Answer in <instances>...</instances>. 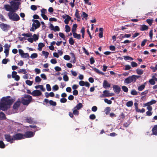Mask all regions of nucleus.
Returning a JSON list of instances; mask_svg holds the SVG:
<instances>
[{
  "label": "nucleus",
  "instance_id": "nucleus-63",
  "mask_svg": "<svg viewBox=\"0 0 157 157\" xmlns=\"http://www.w3.org/2000/svg\"><path fill=\"white\" fill-rule=\"evenodd\" d=\"M104 101L105 103H107L108 104H111L112 103L111 101L109 100L107 98H105L104 99Z\"/></svg>",
  "mask_w": 157,
  "mask_h": 157
},
{
  "label": "nucleus",
  "instance_id": "nucleus-30",
  "mask_svg": "<svg viewBox=\"0 0 157 157\" xmlns=\"http://www.w3.org/2000/svg\"><path fill=\"white\" fill-rule=\"evenodd\" d=\"M77 27V25L76 24H74L72 28V32L73 33L76 32V29Z\"/></svg>",
  "mask_w": 157,
  "mask_h": 157
},
{
  "label": "nucleus",
  "instance_id": "nucleus-16",
  "mask_svg": "<svg viewBox=\"0 0 157 157\" xmlns=\"http://www.w3.org/2000/svg\"><path fill=\"white\" fill-rule=\"evenodd\" d=\"M4 8L5 10L7 11L10 12H13L12 7L11 5H10L8 4L5 5L4 6Z\"/></svg>",
  "mask_w": 157,
  "mask_h": 157
},
{
  "label": "nucleus",
  "instance_id": "nucleus-12",
  "mask_svg": "<svg viewBox=\"0 0 157 157\" xmlns=\"http://www.w3.org/2000/svg\"><path fill=\"white\" fill-rule=\"evenodd\" d=\"M113 88L114 92L117 94H118L121 91L120 87L117 85H113Z\"/></svg>",
  "mask_w": 157,
  "mask_h": 157
},
{
  "label": "nucleus",
  "instance_id": "nucleus-59",
  "mask_svg": "<svg viewBox=\"0 0 157 157\" xmlns=\"http://www.w3.org/2000/svg\"><path fill=\"white\" fill-rule=\"evenodd\" d=\"M30 8L33 11H35L37 9L36 6L34 5H31Z\"/></svg>",
  "mask_w": 157,
  "mask_h": 157
},
{
  "label": "nucleus",
  "instance_id": "nucleus-37",
  "mask_svg": "<svg viewBox=\"0 0 157 157\" xmlns=\"http://www.w3.org/2000/svg\"><path fill=\"white\" fill-rule=\"evenodd\" d=\"M5 147V145L2 140H0V148L3 149Z\"/></svg>",
  "mask_w": 157,
  "mask_h": 157
},
{
  "label": "nucleus",
  "instance_id": "nucleus-38",
  "mask_svg": "<svg viewBox=\"0 0 157 157\" xmlns=\"http://www.w3.org/2000/svg\"><path fill=\"white\" fill-rule=\"evenodd\" d=\"M49 103L50 105L53 106H56L57 105L56 103L52 100H50L49 101Z\"/></svg>",
  "mask_w": 157,
  "mask_h": 157
},
{
  "label": "nucleus",
  "instance_id": "nucleus-23",
  "mask_svg": "<svg viewBox=\"0 0 157 157\" xmlns=\"http://www.w3.org/2000/svg\"><path fill=\"white\" fill-rule=\"evenodd\" d=\"M75 16L78 19V21H79L80 19V17L79 15V11L77 9H76L75 10Z\"/></svg>",
  "mask_w": 157,
  "mask_h": 157
},
{
  "label": "nucleus",
  "instance_id": "nucleus-32",
  "mask_svg": "<svg viewBox=\"0 0 157 157\" xmlns=\"http://www.w3.org/2000/svg\"><path fill=\"white\" fill-rule=\"evenodd\" d=\"M6 116L5 114L2 112H0V119L3 120L6 119Z\"/></svg>",
  "mask_w": 157,
  "mask_h": 157
},
{
  "label": "nucleus",
  "instance_id": "nucleus-41",
  "mask_svg": "<svg viewBox=\"0 0 157 157\" xmlns=\"http://www.w3.org/2000/svg\"><path fill=\"white\" fill-rule=\"evenodd\" d=\"M122 89L125 92H127L128 90V88L125 86H122Z\"/></svg>",
  "mask_w": 157,
  "mask_h": 157
},
{
  "label": "nucleus",
  "instance_id": "nucleus-10",
  "mask_svg": "<svg viewBox=\"0 0 157 157\" xmlns=\"http://www.w3.org/2000/svg\"><path fill=\"white\" fill-rule=\"evenodd\" d=\"M6 140V141L8 142H10V143H13V140H14L13 136L12 137L10 134H5L4 136Z\"/></svg>",
  "mask_w": 157,
  "mask_h": 157
},
{
  "label": "nucleus",
  "instance_id": "nucleus-61",
  "mask_svg": "<svg viewBox=\"0 0 157 157\" xmlns=\"http://www.w3.org/2000/svg\"><path fill=\"white\" fill-rule=\"evenodd\" d=\"M119 117H120L119 119L123 120L125 118V115L123 113H122L119 116Z\"/></svg>",
  "mask_w": 157,
  "mask_h": 157
},
{
  "label": "nucleus",
  "instance_id": "nucleus-28",
  "mask_svg": "<svg viewBox=\"0 0 157 157\" xmlns=\"http://www.w3.org/2000/svg\"><path fill=\"white\" fill-rule=\"evenodd\" d=\"M99 31L100 33L99 34V37L100 38H101L103 37V29L102 28H99Z\"/></svg>",
  "mask_w": 157,
  "mask_h": 157
},
{
  "label": "nucleus",
  "instance_id": "nucleus-47",
  "mask_svg": "<svg viewBox=\"0 0 157 157\" xmlns=\"http://www.w3.org/2000/svg\"><path fill=\"white\" fill-rule=\"evenodd\" d=\"M132 76L134 80V82H135L136 81V79L139 78L140 77V76L136 75H132Z\"/></svg>",
  "mask_w": 157,
  "mask_h": 157
},
{
  "label": "nucleus",
  "instance_id": "nucleus-34",
  "mask_svg": "<svg viewBox=\"0 0 157 157\" xmlns=\"http://www.w3.org/2000/svg\"><path fill=\"white\" fill-rule=\"evenodd\" d=\"M133 105V102L132 101H129L126 103V105L128 107L132 106Z\"/></svg>",
  "mask_w": 157,
  "mask_h": 157
},
{
  "label": "nucleus",
  "instance_id": "nucleus-6",
  "mask_svg": "<svg viewBox=\"0 0 157 157\" xmlns=\"http://www.w3.org/2000/svg\"><path fill=\"white\" fill-rule=\"evenodd\" d=\"M35 133L32 131H27L23 134L24 139L33 137L34 136Z\"/></svg>",
  "mask_w": 157,
  "mask_h": 157
},
{
  "label": "nucleus",
  "instance_id": "nucleus-24",
  "mask_svg": "<svg viewBox=\"0 0 157 157\" xmlns=\"http://www.w3.org/2000/svg\"><path fill=\"white\" fill-rule=\"evenodd\" d=\"M148 27L145 25H142L140 28V30L141 31H145L148 30Z\"/></svg>",
  "mask_w": 157,
  "mask_h": 157
},
{
  "label": "nucleus",
  "instance_id": "nucleus-45",
  "mask_svg": "<svg viewBox=\"0 0 157 157\" xmlns=\"http://www.w3.org/2000/svg\"><path fill=\"white\" fill-rule=\"evenodd\" d=\"M38 56L37 54L36 53H34L33 54H32L30 56V58L32 59H34L36 58V57H37Z\"/></svg>",
  "mask_w": 157,
  "mask_h": 157
},
{
  "label": "nucleus",
  "instance_id": "nucleus-57",
  "mask_svg": "<svg viewBox=\"0 0 157 157\" xmlns=\"http://www.w3.org/2000/svg\"><path fill=\"white\" fill-rule=\"evenodd\" d=\"M59 35L60 37L62 38L63 40H65V35L63 33H59Z\"/></svg>",
  "mask_w": 157,
  "mask_h": 157
},
{
  "label": "nucleus",
  "instance_id": "nucleus-11",
  "mask_svg": "<svg viewBox=\"0 0 157 157\" xmlns=\"http://www.w3.org/2000/svg\"><path fill=\"white\" fill-rule=\"evenodd\" d=\"M42 94L41 91L38 90H35L32 92V95L34 97H38Z\"/></svg>",
  "mask_w": 157,
  "mask_h": 157
},
{
  "label": "nucleus",
  "instance_id": "nucleus-36",
  "mask_svg": "<svg viewBox=\"0 0 157 157\" xmlns=\"http://www.w3.org/2000/svg\"><path fill=\"white\" fill-rule=\"evenodd\" d=\"M73 114L75 115H78L79 114V111H78V109H73Z\"/></svg>",
  "mask_w": 157,
  "mask_h": 157
},
{
  "label": "nucleus",
  "instance_id": "nucleus-8",
  "mask_svg": "<svg viewBox=\"0 0 157 157\" xmlns=\"http://www.w3.org/2000/svg\"><path fill=\"white\" fill-rule=\"evenodd\" d=\"M0 27L1 29L4 31H7L10 28L9 25L3 23L0 24Z\"/></svg>",
  "mask_w": 157,
  "mask_h": 157
},
{
  "label": "nucleus",
  "instance_id": "nucleus-26",
  "mask_svg": "<svg viewBox=\"0 0 157 157\" xmlns=\"http://www.w3.org/2000/svg\"><path fill=\"white\" fill-rule=\"evenodd\" d=\"M35 87L36 89L40 88L43 91H45V89L44 88L43 85H37L35 86Z\"/></svg>",
  "mask_w": 157,
  "mask_h": 157
},
{
  "label": "nucleus",
  "instance_id": "nucleus-13",
  "mask_svg": "<svg viewBox=\"0 0 157 157\" xmlns=\"http://www.w3.org/2000/svg\"><path fill=\"white\" fill-rule=\"evenodd\" d=\"M133 82H134V80L132 75L129 76L128 78H126L124 81V82L127 84Z\"/></svg>",
  "mask_w": 157,
  "mask_h": 157
},
{
  "label": "nucleus",
  "instance_id": "nucleus-27",
  "mask_svg": "<svg viewBox=\"0 0 157 157\" xmlns=\"http://www.w3.org/2000/svg\"><path fill=\"white\" fill-rule=\"evenodd\" d=\"M93 69V70L94 71H95V72L97 73L98 74H100L101 75H104V73L100 71L99 70L96 68L95 67H91Z\"/></svg>",
  "mask_w": 157,
  "mask_h": 157
},
{
  "label": "nucleus",
  "instance_id": "nucleus-29",
  "mask_svg": "<svg viewBox=\"0 0 157 157\" xmlns=\"http://www.w3.org/2000/svg\"><path fill=\"white\" fill-rule=\"evenodd\" d=\"M83 105L81 103H79L76 106L74 107V109H77L79 110L81 109Z\"/></svg>",
  "mask_w": 157,
  "mask_h": 157
},
{
  "label": "nucleus",
  "instance_id": "nucleus-4",
  "mask_svg": "<svg viewBox=\"0 0 157 157\" xmlns=\"http://www.w3.org/2000/svg\"><path fill=\"white\" fill-rule=\"evenodd\" d=\"M10 4L12 7L13 12L18 10L20 5V2L12 1L10 2Z\"/></svg>",
  "mask_w": 157,
  "mask_h": 157
},
{
  "label": "nucleus",
  "instance_id": "nucleus-25",
  "mask_svg": "<svg viewBox=\"0 0 157 157\" xmlns=\"http://www.w3.org/2000/svg\"><path fill=\"white\" fill-rule=\"evenodd\" d=\"M146 83L145 82L144 84H142L141 86H139L138 87V90L140 91L143 90L145 88V86Z\"/></svg>",
  "mask_w": 157,
  "mask_h": 157
},
{
  "label": "nucleus",
  "instance_id": "nucleus-31",
  "mask_svg": "<svg viewBox=\"0 0 157 157\" xmlns=\"http://www.w3.org/2000/svg\"><path fill=\"white\" fill-rule=\"evenodd\" d=\"M22 58H27L28 59L29 58V54L28 53H24L23 54L22 56H21Z\"/></svg>",
  "mask_w": 157,
  "mask_h": 157
},
{
  "label": "nucleus",
  "instance_id": "nucleus-7",
  "mask_svg": "<svg viewBox=\"0 0 157 157\" xmlns=\"http://www.w3.org/2000/svg\"><path fill=\"white\" fill-rule=\"evenodd\" d=\"M10 108V106L4 101L0 104V108L3 111H6Z\"/></svg>",
  "mask_w": 157,
  "mask_h": 157
},
{
  "label": "nucleus",
  "instance_id": "nucleus-58",
  "mask_svg": "<svg viewBox=\"0 0 157 157\" xmlns=\"http://www.w3.org/2000/svg\"><path fill=\"white\" fill-rule=\"evenodd\" d=\"M89 118L91 120H94L96 118V116L94 114H91Z\"/></svg>",
  "mask_w": 157,
  "mask_h": 157
},
{
  "label": "nucleus",
  "instance_id": "nucleus-43",
  "mask_svg": "<svg viewBox=\"0 0 157 157\" xmlns=\"http://www.w3.org/2000/svg\"><path fill=\"white\" fill-rule=\"evenodd\" d=\"M26 83L29 86H31L33 83V81L27 80L25 81Z\"/></svg>",
  "mask_w": 157,
  "mask_h": 157
},
{
  "label": "nucleus",
  "instance_id": "nucleus-56",
  "mask_svg": "<svg viewBox=\"0 0 157 157\" xmlns=\"http://www.w3.org/2000/svg\"><path fill=\"white\" fill-rule=\"evenodd\" d=\"M9 49H5L4 52L5 53L6 57H7L9 55Z\"/></svg>",
  "mask_w": 157,
  "mask_h": 157
},
{
  "label": "nucleus",
  "instance_id": "nucleus-62",
  "mask_svg": "<svg viewBox=\"0 0 157 157\" xmlns=\"http://www.w3.org/2000/svg\"><path fill=\"white\" fill-rule=\"evenodd\" d=\"M33 39L34 41H36L38 39V36L36 34H34L33 35Z\"/></svg>",
  "mask_w": 157,
  "mask_h": 157
},
{
  "label": "nucleus",
  "instance_id": "nucleus-17",
  "mask_svg": "<svg viewBox=\"0 0 157 157\" xmlns=\"http://www.w3.org/2000/svg\"><path fill=\"white\" fill-rule=\"evenodd\" d=\"M25 120V122L29 124H32L33 123V118L29 117H26Z\"/></svg>",
  "mask_w": 157,
  "mask_h": 157
},
{
  "label": "nucleus",
  "instance_id": "nucleus-44",
  "mask_svg": "<svg viewBox=\"0 0 157 157\" xmlns=\"http://www.w3.org/2000/svg\"><path fill=\"white\" fill-rule=\"evenodd\" d=\"M18 72L19 73H23L24 74H25L27 73L26 70L24 69H21L20 70L18 71Z\"/></svg>",
  "mask_w": 157,
  "mask_h": 157
},
{
  "label": "nucleus",
  "instance_id": "nucleus-1",
  "mask_svg": "<svg viewBox=\"0 0 157 157\" xmlns=\"http://www.w3.org/2000/svg\"><path fill=\"white\" fill-rule=\"evenodd\" d=\"M32 97L29 95H25L21 98V102L23 105H28L32 101Z\"/></svg>",
  "mask_w": 157,
  "mask_h": 157
},
{
  "label": "nucleus",
  "instance_id": "nucleus-3",
  "mask_svg": "<svg viewBox=\"0 0 157 157\" xmlns=\"http://www.w3.org/2000/svg\"><path fill=\"white\" fill-rule=\"evenodd\" d=\"M10 96H8L6 97H3L2 99V101L8 104L10 106L13 104L14 100L12 98H10Z\"/></svg>",
  "mask_w": 157,
  "mask_h": 157
},
{
  "label": "nucleus",
  "instance_id": "nucleus-49",
  "mask_svg": "<svg viewBox=\"0 0 157 157\" xmlns=\"http://www.w3.org/2000/svg\"><path fill=\"white\" fill-rule=\"evenodd\" d=\"M155 81H156L151 79H150L149 81V83L151 85H155Z\"/></svg>",
  "mask_w": 157,
  "mask_h": 157
},
{
  "label": "nucleus",
  "instance_id": "nucleus-9",
  "mask_svg": "<svg viewBox=\"0 0 157 157\" xmlns=\"http://www.w3.org/2000/svg\"><path fill=\"white\" fill-rule=\"evenodd\" d=\"M32 21L34 22L33 23L32 25L33 26H34L35 29L39 28L40 26V24L39 21L37 20H33Z\"/></svg>",
  "mask_w": 157,
  "mask_h": 157
},
{
  "label": "nucleus",
  "instance_id": "nucleus-21",
  "mask_svg": "<svg viewBox=\"0 0 157 157\" xmlns=\"http://www.w3.org/2000/svg\"><path fill=\"white\" fill-rule=\"evenodd\" d=\"M66 18L65 19L64 21V23L67 25H68L69 22L71 20V17L68 15H66Z\"/></svg>",
  "mask_w": 157,
  "mask_h": 157
},
{
  "label": "nucleus",
  "instance_id": "nucleus-50",
  "mask_svg": "<svg viewBox=\"0 0 157 157\" xmlns=\"http://www.w3.org/2000/svg\"><path fill=\"white\" fill-rule=\"evenodd\" d=\"M70 55H71L72 58L73 59V63H75L76 61L75 58L74 54L73 53H70Z\"/></svg>",
  "mask_w": 157,
  "mask_h": 157
},
{
  "label": "nucleus",
  "instance_id": "nucleus-22",
  "mask_svg": "<svg viewBox=\"0 0 157 157\" xmlns=\"http://www.w3.org/2000/svg\"><path fill=\"white\" fill-rule=\"evenodd\" d=\"M73 37L77 39L78 40H80L81 38V36L80 34L77 33L76 32L73 33Z\"/></svg>",
  "mask_w": 157,
  "mask_h": 157
},
{
  "label": "nucleus",
  "instance_id": "nucleus-48",
  "mask_svg": "<svg viewBox=\"0 0 157 157\" xmlns=\"http://www.w3.org/2000/svg\"><path fill=\"white\" fill-rule=\"evenodd\" d=\"M9 61V59H3L2 61V63L3 64H7V62Z\"/></svg>",
  "mask_w": 157,
  "mask_h": 157
},
{
  "label": "nucleus",
  "instance_id": "nucleus-40",
  "mask_svg": "<svg viewBox=\"0 0 157 157\" xmlns=\"http://www.w3.org/2000/svg\"><path fill=\"white\" fill-rule=\"evenodd\" d=\"M69 42L71 45H73L74 44L75 41L72 37L69 38Z\"/></svg>",
  "mask_w": 157,
  "mask_h": 157
},
{
  "label": "nucleus",
  "instance_id": "nucleus-53",
  "mask_svg": "<svg viewBox=\"0 0 157 157\" xmlns=\"http://www.w3.org/2000/svg\"><path fill=\"white\" fill-rule=\"evenodd\" d=\"M136 111L137 112H140V113H143L145 112V109L144 108H142L141 110H140V109H138V108L137 109H136Z\"/></svg>",
  "mask_w": 157,
  "mask_h": 157
},
{
  "label": "nucleus",
  "instance_id": "nucleus-55",
  "mask_svg": "<svg viewBox=\"0 0 157 157\" xmlns=\"http://www.w3.org/2000/svg\"><path fill=\"white\" fill-rule=\"evenodd\" d=\"M131 94L132 95H137L138 94L137 92L135 90H132Z\"/></svg>",
  "mask_w": 157,
  "mask_h": 157
},
{
  "label": "nucleus",
  "instance_id": "nucleus-19",
  "mask_svg": "<svg viewBox=\"0 0 157 157\" xmlns=\"http://www.w3.org/2000/svg\"><path fill=\"white\" fill-rule=\"evenodd\" d=\"M21 101H17L15 102L13 106V108L14 109H17L19 106H20Z\"/></svg>",
  "mask_w": 157,
  "mask_h": 157
},
{
  "label": "nucleus",
  "instance_id": "nucleus-64",
  "mask_svg": "<svg viewBox=\"0 0 157 157\" xmlns=\"http://www.w3.org/2000/svg\"><path fill=\"white\" fill-rule=\"evenodd\" d=\"M53 89L54 91H56L58 90L59 88L58 86L57 85H54L53 87Z\"/></svg>",
  "mask_w": 157,
  "mask_h": 157
},
{
  "label": "nucleus",
  "instance_id": "nucleus-51",
  "mask_svg": "<svg viewBox=\"0 0 157 157\" xmlns=\"http://www.w3.org/2000/svg\"><path fill=\"white\" fill-rule=\"evenodd\" d=\"M146 21L150 26H151L152 25V24L153 22V20L152 19H147Z\"/></svg>",
  "mask_w": 157,
  "mask_h": 157
},
{
  "label": "nucleus",
  "instance_id": "nucleus-60",
  "mask_svg": "<svg viewBox=\"0 0 157 157\" xmlns=\"http://www.w3.org/2000/svg\"><path fill=\"white\" fill-rule=\"evenodd\" d=\"M131 65L133 67H137L138 65L136 63L133 61H132L131 62Z\"/></svg>",
  "mask_w": 157,
  "mask_h": 157
},
{
  "label": "nucleus",
  "instance_id": "nucleus-2",
  "mask_svg": "<svg viewBox=\"0 0 157 157\" xmlns=\"http://www.w3.org/2000/svg\"><path fill=\"white\" fill-rule=\"evenodd\" d=\"M15 12H10L8 13L7 15L9 18L14 21H18L20 20L19 16L15 13Z\"/></svg>",
  "mask_w": 157,
  "mask_h": 157
},
{
  "label": "nucleus",
  "instance_id": "nucleus-15",
  "mask_svg": "<svg viewBox=\"0 0 157 157\" xmlns=\"http://www.w3.org/2000/svg\"><path fill=\"white\" fill-rule=\"evenodd\" d=\"M109 91L107 90H105L103 92V94L100 96V98L109 97Z\"/></svg>",
  "mask_w": 157,
  "mask_h": 157
},
{
  "label": "nucleus",
  "instance_id": "nucleus-20",
  "mask_svg": "<svg viewBox=\"0 0 157 157\" xmlns=\"http://www.w3.org/2000/svg\"><path fill=\"white\" fill-rule=\"evenodd\" d=\"M152 134L155 136L157 135V124L154 126L152 129Z\"/></svg>",
  "mask_w": 157,
  "mask_h": 157
},
{
  "label": "nucleus",
  "instance_id": "nucleus-46",
  "mask_svg": "<svg viewBox=\"0 0 157 157\" xmlns=\"http://www.w3.org/2000/svg\"><path fill=\"white\" fill-rule=\"evenodd\" d=\"M42 53L44 56L45 58H47L49 55V53L47 52H45V51H43Z\"/></svg>",
  "mask_w": 157,
  "mask_h": 157
},
{
  "label": "nucleus",
  "instance_id": "nucleus-33",
  "mask_svg": "<svg viewBox=\"0 0 157 157\" xmlns=\"http://www.w3.org/2000/svg\"><path fill=\"white\" fill-rule=\"evenodd\" d=\"M123 57L124 59L126 61L127 60L131 61L133 60V59L132 58L128 56H124Z\"/></svg>",
  "mask_w": 157,
  "mask_h": 157
},
{
  "label": "nucleus",
  "instance_id": "nucleus-18",
  "mask_svg": "<svg viewBox=\"0 0 157 157\" xmlns=\"http://www.w3.org/2000/svg\"><path fill=\"white\" fill-rule=\"evenodd\" d=\"M131 36V34H125L124 35L123 34H120V36H119V38L120 39H124L125 38H129Z\"/></svg>",
  "mask_w": 157,
  "mask_h": 157
},
{
  "label": "nucleus",
  "instance_id": "nucleus-54",
  "mask_svg": "<svg viewBox=\"0 0 157 157\" xmlns=\"http://www.w3.org/2000/svg\"><path fill=\"white\" fill-rule=\"evenodd\" d=\"M63 79L65 81H68L69 80L68 77L67 75H65L63 76Z\"/></svg>",
  "mask_w": 157,
  "mask_h": 157
},
{
  "label": "nucleus",
  "instance_id": "nucleus-35",
  "mask_svg": "<svg viewBox=\"0 0 157 157\" xmlns=\"http://www.w3.org/2000/svg\"><path fill=\"white\" fill-rule=\"evenodd\" d=\"M111 110V108L109 107H106L105 109V114L107 115L109 114L110 113V111Z\"/></svg>",
  "mask_w": 157,
  "mask_h": 157
},
{
  "label": "nucleus",
  "instance_id": "nucleus-39",
  "mask_svg": "<svg viewBox=\"0 0 157 157\" xmlns=\"http://www.w3.org/2000/svg\"><path fill=\"white\" fill-rule=\"evenodd\" d=\"M136 71L137 74L139 75H141L143 73V71L142 70L139 69H137Z\"/></svg>",
  "mask_w": 157,
  "mask_h": 157
},
{
  "label": "nucleus",
  "instance_id": "nucleus-52",
  "mask_svg": "<svg viewBox=\"0 0 157 157\" xmlns=\"http://www.w3.org/2000/svg\"><path fill=\"white\" fill-rule=\"evenodd\" d=\"M35 82H40L41 81V79L38 76H37L35 78Z\"/></svg>",
  "mask_w": 157,
  "mask_h": 157
},
{
  "label": "nucleus",
  "instance_id": "nucleus-5",
  "mask_svg": "<svg viewBox=\"0 0 157 157\" xmlns=\"http://www.w3.org/2000/svg\"><path fill=\"white\" fill-rule=\"evenodd\" d=\"M14 140L24 139L23 134L20 133H17L13 135Z\"/></svg>",
  "mask_w": 157,
  "mask_h": 157
},
{
  "label": "nucleus",
  "instance_id": "nucleus-42",
  "mask_svg": "<svg viewBox=\"0 0 157 157\" xmlns=\"http://www.w3.org/2000/svg\"><path fill=\"white\" fill-rule=\"evenodd\" d=\"M65 31L67 33H68L70 31L71 28L68 25H66L65 26Z\"/></svg>",
  "mask_w": 157,
  "mask_h": 157
},
{
  "label": "nucleus",
  "instance_id": "nucleus-14",
  "mask_svg": "<svg viewBox=\"0 0 157 157\" xmlns=\"http://www.w3.org/2000/svg\"><path fill=\"white\" fill-rule=\"evenodd\" d=\"M103 87L105 89L109 88L111 87V84L106 80H104L103 83Z\"/></svg>",
  "mask_w": 157,
  "mask_h": 157
}]
</instances>
